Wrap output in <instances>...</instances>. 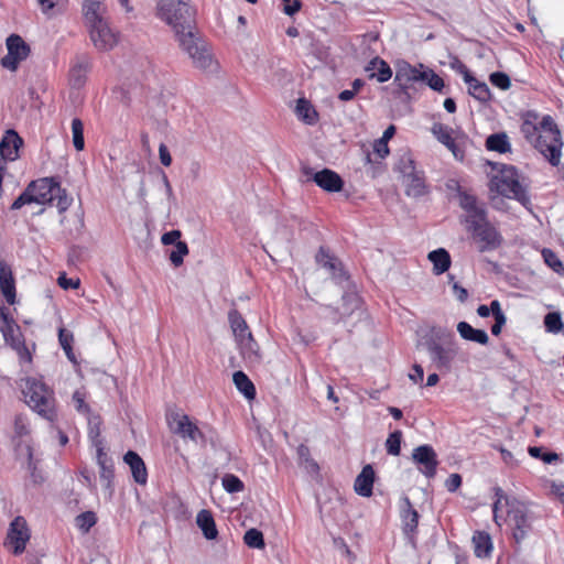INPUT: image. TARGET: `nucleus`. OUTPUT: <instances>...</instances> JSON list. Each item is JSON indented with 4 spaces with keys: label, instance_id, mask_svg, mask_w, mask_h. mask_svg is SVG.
Returning a JSON list of instances; mask_svg holds the SVG:
<instances>
[{
    "label": "nucleus",
    "instance_id": "obj_42",
    "mask_svg": "<svg viewBox=\"0 0 564 564\" xmlns=\"http://www.w3.org/2000/svg\"><path fill=\"white\" fill-rule=\"evenodd\" d=\"M542 257L545 264L550 267L555 273L564 274V263L552 249L544 248L542 250Z\"/></svg>",
    "mask_w": 564,
    "mask_h": 564
},
{
    "label": "nucleus",
    "instance_id": "obj_46",
    "mask_svg": "<svg viewBox=\"0 0 564 564\" xmlns=\"http://www.w3.org/2000/svg\"><path fill=\"white\" fill-rule=\"evenodd\" d=\"M96 522L97 516L94 511L82 512L75 518L76 527L84 533L89 532V530L96 524Z\"/></svg>",
    "mask_w": 564,
    "mask_h": 564
},
{
    "label": "nucleus",
    "instance_id": "obj_15",
    "mask_svg": "<svg viewBox=\"0 0 564 564\" xmlns=\"http://www.w3.org/2000/svg\"><path fill=\"white\" fill-rule=\"evenodd\" d=\"M88 25L90 40L97 50L109 51L117 44L116 34L102 18L88 22Z\"/></svg>",
    "mask_w": 564,
    "mask_h": 564
},
{
    "label": "nucleus",
    "instance_id": "obj_2",
    "mask_svg": "<svg viewBox=\"0 0 564 564\" xmlns=\"http://www.w3.org/2000/svg\"><path fill=\"white\" fill-rule=\"evenodd\" d=\"M494 170L499 172L490 181V189H494L507 197L518 200L525 209H532L530 195L528 194V185L523 183L518 169L514 165L503 163L489 162Z\"/></svg>",
    "mask_w": 564,
    "mask_h": 564
},
{
    "label": "nucleus",
    "instance_id": "obj_58",
    "mask_svg": "<svg viewBox=\"0 0 564 564\" xmlns=\"http://www.w3.org/2000/svg\"><path fill=\"white\" fill-rule=\"evenodd\" d=\"M58 341L61 347L64 349L73 347L72 344L74 341V335L70 330H67L64 327L58 329Z\"/></svg>",
    "mask_w": 564,
    "mask_h": 564
},
{
    "label": "nucleus",
    "instance_id": "obj_52",
    "mask_svg": "<svg viewBox=\"0 0 564 564\" xmlns=\"http://www.w3.org/2000/svg\"><path fill=\"white\" fill-rule=\"evenodd\" d=\"M174 247L175 249L171 251L169 259L177 268L183 264L184 257L188 254L189 250L185 241L177 242Z\"/></svg>",
    "mask_w": 564,
    "mask_h": 564
},
{
    "label": "nucleus",
    "instance_id": "obj_7",
    "mask_svg": "<svg viewBox=\"0 0 564 564\" xmlns=\"http://www.w3.org/2000/svg\"><path fill=\"white\" fill-rule=\"evenodd\" d=\"M58 176L41 177L31 181L24 191L12 203L10 209L18 210L32 203L46 205L54 202V188L57 187Z\"/></svg>",
    "mask_w": 564,
    "mask_h": 564
},
{
    "label": "nucleus",
    "instance_id": "obj_44",
    "mask_svg": "<svg viewBox=\"0 0 564 564\" xmlns=\"http://www.w3.org/2000/svg\"><path fill=\"white\" fill-rule=\"evenodd\" d=\"M544 327L546 332L557 334L564 328L561 313L550 312L544 316Z\"/></svg>",
    "mask_w": 564,
    "mask_h": 564
},
{
    "label": "nucleus",
    "instance_id": "obj_34",
    "mask_svg": "<svg viewBox=\"0 0 564 564\" xmlns=\"http://www.w3.org/2000/svg\"><path fill=\"white\" fill-rule=\"evenodd\" d=\"M228 321L236 339L242 343L247 333H250L246 319L237 310H231L228 313Z\"/></svg>",
    "mask_w": 564,
    "mask_h": 564
},
{
    "label": "nucleus",
    "instance_id": "obj_60",
    "mask_svg": "<svg viewBox=\"0 0 564 564\" xmlns=\"http://www.w3.org/2000/svg\"><path fill=\"white\" fill-rule=\"evenodd\" d=\"M90 443L96 448V452H97V464L112 460L110 457L107 456V454L105 452L104 440L94 441Z\"/></svg>",
    "mask_w": 564,
    "mask_h": 564
},
{
    "label": "nucleus",
    "instance_id": "obj_4",
    "mask_svg": "<svg viewBox=\"0 0 564 564\" xmlns=\"http://www.w3.org/2000/svg\"><path fill=\"white\" fill-rule=\"evenodd\" d=\"M22 393L28 405L39 415L50 422L57 420L54 391L42 378H26Z\"/></svg>",
    "mask_w": 564,
    "mask_h": 564
},
{
    "label": "nucleus",
    "instance_id": "obj_30",
    "mask_svg": "<svg viewBox=\"0 0 564 564\" xmlns=\"http://www.w3.org/2000/svg\"><path fill=\"white\" fill-rule=\"evenodd\" d=\"M474 552L479 558L489 557L492 551V541L489 533L476 531L473 536Z\"/></svg>",
    "mask_w": 564,
    "mask_h": 564
},
{
    "label": "nucleus",
    "instance_id": "obj_3",
    "mask_svg": "<svg viewBox=\"0 0 564 564\" xmlns=\"http://www.w3.org/2000/svg\"><path fill=\"white\" fill-rule=\"evenodd\" d=\"M427 350L432 364L442 372H449L458 355V347L453 333L440 329L431 336H425L417 345Z\"/></svg>",
    "mask_w": 564,
    "mask_h": 564
},
{
    "label": "nucleus",
    "instance_id": "obj_38",
    "mask_svg": "<svg viewBox=\"0 0 564 564\" xmlns=\"http://www.w3.org/2000/svg\"><path fill=\"white\" fill-rule=\"evenodd\" d=\"M99 466V477L100 480L104 482V487L106 490L109 491V495L112 496L115 488H113V478H115V467L113 462H106L98 464Z\"/></svg>",
    "mask_w": 564,
    "mask_h": 564
},
{
    "label": "nucleus",
    "instance_id": "obj_47",
    "mask_svg": "<svg viewBox=\"0 0 564 564\" xmlns=\"http://www.w3.org/2000/svg\"><path fill=\"white\" fill-rule=\"evenodd\" d=\"M402 432L400 430H395L390 433L386 441V449L389 455L399 456L401 453V443H402Z\"/></svg>",
    "mask_w": 564,
    "mask_h": 564
},
{
    "label": "nucleus",
    "instance_id": "obj_43",
    "mask_svg": "<svg viewBox=\"0 0 564 564\" xmlns=\"http://www.w3.org/2000/svg\"><path fill=\"white\" fill-rule=\"evenodd\" d=\"M101 0H84L83 1V14L88 22L96 21L102 18L99 14Z\"/></svg>",
    "mask_w": 564,
    "mask_h": 564
},
{
    "label": "nucleus",
    "instance_id": "obj_33",
    "mask_svg": "<svg viewBox=\"0 0 564 564\" xmlns=\"http://www.w3.org/2000/svg\"><path fill=\"white\" fill-rule=\"evenodd\" d=\"M89 69V61L83 57L69 70V83L73 88H80L86 82V75Z\"/></svg>",
    "mask_w": 564,
    "mask_h": 564
},
{
    "label": "nucleus",
    "instance_id": "obj_59",
    "mask_svg": "<svg viewBox=\"0 0 564 564\" xmlns=\"http://www.w3.org/2000/svg\"><path fill=\"white\" fill-rule=\"evenodd\" d=\"M282 2L284 3L283 12L290 17L296 14L302 8L301 0H282Z\"/></svg>",
    "mask_w": 564,
    "mask_h": 564
},
{
    "label": "nucleus",
    "instance_id": "obj_6",
    "mask_svg": "<svg viewBox=\"0 0 564 564\" xmlns=\"http://www.w3.org/2000/svg\"><path fill=\"white\" fill-rule=\"evenodd\" d=\"M539 129H541L544 134L536 135L534 148L552 166H557L560 164L561 150L563 147L561 131L550 115L542 118L539 123Z\"/></svg>",
    "mask_w": 564,
    "mask_h": 564
},
{
    "label": "nucleus",
    "instance_id": "obj_55",
    "mask_svg": "<svg viewBox=\"0 0 564 564\" xmlns=\"http://www.w3.org/2000/svg\"><path fill=\"white\" fill-rule=\"evenodd\" d=\"M449 66L452 69L460 74L464 78V82H470L471 80V73L468 69V67L457 57V56H451Z\"/></svg>",
    "mask_w": 564,
    "mask_h": 564
},
{
    "label": "nucleus",
    "instance_id": "obj_24",
    "mask_svg": "<svg viewBox=\"0 0 564 564\" xmlns=\"http://www.w3.org/2000/svg\"><path fill=\"white\" fill-rule=\"evenodd\" d=\"M0 289L6 301L13 305L17 300L15 281L11 269L2 261H0Z\"/></svg>",
    "mask_w": 564,
    "mask_h": 564
},
{
    "label": "nucleus",
    "instance_id": "obj_21",
    "mask_svg": "<svg viewBox=\"0 0 564 564\" xmlns=\"http://www.w3.org/2000/svg\"><path fill=\"white\" fill-rule=\"evenodd\" d=\"M452 130L443 123H434L432 127V133L435 135L438 142L444 144L457 160H464L465 152L456 144L455 140L451 134Z\"/></svg>",
    "mask_w": 564,
    "mask_h": 564
},
{
    "label": "nucleus",
    "instance_id": "obj_45",
    "mask_svg": "<svg viewBox=\"0 0 564 564\" xmlns=\"http://www.w3.org/2000/svg\"><path fill=\"white\" fill-rule=\"evenodd\" d=\"M54 200H57L56 207L58 208L59 214L66 212L73 198L67 195V191L61 186V181H57V187L54 188Z\"/></svg>",
    "mask_w": 564,
    "mask_h": 564
},
{
    "label": "nucleus",
    "instance_id": "obj_51",
    "mask_svg": "<svg viewBox=\"0 0 564 564\" xmlns=\"http://www.w3.org/2000/svg\"><path fill=\"white\" fill-rule=\"evenodd\" d=\"M528 452L531 457L541 459L545 464H552L560 459V456L555 452L544 453L543 448L539 446H530Z\"/></svg>",
    "mask_w": 564,
    "mask_h": 564
},
{
    "label": "nucleus",
    "instance_id": "obj_27",
    "mask_svg": "<svg viewBox=\"0 0 564 564\" xmlns=\"http://www.w3.org/2000/svg\"><path fill=\"white\" fill-rule=\"evenodd\" d=\"M196 524L206 540L213 541L218 538V529L210 510L202 509L196 516Z\"/></svg>",
    "mask_w": 564,
    "mask_h": 564
},
{
    "label": "nucleus",
    "instance_id": "obj_11",
    "mask_svg": "<svg viewBox=\"0 0 564 564\" xmlns=\"http://www.w3.org/2000/svg\"><path fill=\"white\" fill-rule=\"evenodd\" d=\"M170 429L173 433L180 435L182 438H189L191 441L206 446L208 438L206 434L191 421L186 414L172 413L167 417Z\"/></svg>",
    "mask_w": 564,
    "mask_h": 564
},
{
    "label": "nucleus",
    "instance_id": "obj_29",
    "mask_svg": "<svg viewBox=\"0 0 564 564\" xmlns=\"http://www.w3.org/2000/svg\"><path fill=\"white\" fill-rule=\"evenodd\" d=\"M457 332L460 337L468 341L487 345L489 336L484 329L474 328L469 323L462 321L457 324Z\"/></svg>",
    "mask_w": 564,
    "mask_h": 564
},
{
    "label": "nucleus",
    "instance_id": "obj_41",
    "mask_svg": "<svg viewBox=\"0 0 564 564\" xmlns=\"http://www.w3.org/2000/svg\"><path fill=\"white\" fill-rule=\"evenodd\" d=\"M73 145L77 151L85 149L84 123L79 118L72 120Z\"/></svg>",
    "mask_w": 564,
    "mask_h": 564
},
{
    "label": "nucleus",
    "instance_id": "obj_32",
    "mask_svg": "<svg viewBox=\"0 0 564 564\" xmlns=\"http://www.w3.org/2000/svg\"><path fill=\"white\" fill-rule=\"evenodd\" d=\"M234 383L237 390L242 393V395L252 400L256 398L257 391L253 382L249 379V377L241 370L235 371L232 375Z\"/></svg>",
    "mask_w": 564,
    "mask_h": 564
},
{
    "label": "nucleus",
    "instance_id": "obj_63",
    "mask_svg": "<svg viewBox=\"0 0 564 564\" xmlns=\"http://www.w3.org/2000/svg\"><path fill=\"white\" fill-rule=\"evenodd\" d=\"M20 360L24 362H31L32 361V354L29 349V347L25 344V340L23 343L19 344V347L14 350Z\"/></svg>",
    "mask_w": 564,
    "mask_h": 564
},
{
    "label": "nucleus",
    "instance_id": "obj_12",
    "mask_svg": "<svg viewBox=\"0 0 564 564\" xmlns=\"http://www.w3.org/2000/svg\"><path fill=\"white\" fill-rule=\"evenodd\" d=\"M23 145V139L19 133L9 129L0 141V197L2 196L3 172L6 170V161H14L19 156V149Z\"/></svg>",
    "mask_w": 564,
    "mask_h": 564
},
{
    "label": "nucleus",
    "instance_id": "obj_61",
    "mask_svg": "<svg viewBox=\"0 0 564 564\" xmlns=\"http://www.w3.org/2000/svg\"><path fill=\"white\" fill-rule=\"evenodd\" d=\"M58 285L64 290L77 289L79 286V280L67 278L65 273H62L57 279Z\"/></svg>",
    "mask_w": 564,
    "mask_h": 564
},
{
    "label": "nucleus",
    "instance_id": "obj_14",
    "mask_svg": "<svg viewBox=\"0 0 564 564\" xmlns=\"http://www.w3.org/2000/svg\"><path fill=\"white\" fill-rule=\"evenodd\" d=\"M412 460L426 478L435 477L438 459L435 449L431 445L424 444L415 447L412 452Z\"/></svg>",
    "mask_w": 564,
    "mask_h": 564
},
{
    "label": "nucleus",
    "instance_id": "obj_53",
    "mask_svg": "<svg viewBox=\"0 0 564 564\" xmlns=\"http://www.w3.org/2000/svg\"><path fill=\"white\" fill-rule=\"evenodd\" d=\"M392 96L402 104L409 105L412 101L410 85L397 83V87L392 90Z\"/></svg>",
    "mask_w": 564,
    "mask_h": 564
},
{
    "label": "nucleus",
    "instance_id": "obj_23",
    "mask_svg": "<svg viewBox=\"0 0 564 564\" xmlns=\"http://www.w3.org/2000/svg\"><path fill=\"white\" fill-rule=\"evenodd\" d=\"M459 206L467 213L466 224L477 218L484 219L486 209L477 204V197L467 191H463L458 196Z\"/></svg>",
    "mask_w": 564,
    "mask_h": 564
},
{
    "label": "nucleus",
    "instance_id": "obj_64",
    "mask_svg": "<svg viewBox=\"0 0 564 564\" xmlns=\"http://www.w3.org/2000/svg\"><path fill=\"white\" fill-rule=\"evenodd\" d=\"M452 290L460 303H464L468 299V291L464 286H462L458 282H453Z\"/></svg>",
    "mask_w": 564,
    "mask_h": 564
},
{
    "label": "nucleus",
    "instance_id": "obj_57",
    "mask_svg": "<svg viewBox=\"0 0 564 564\" xmlns=\"http://www.w3.org/2000/svg\"><path fill=\"white\" fill-rule=\"evenodd\" d=\"M181 236L182 232L178 229H173L170 231H166L161 237V242L164 246H171V245H177V242H181Z\"/></svg>",
    "mask_w": 564,
    "mask_h": 564
},
{
    "label": "nucleus",
    "instance_id": "obj_10",
    "mask_svg": "<svg viewBox=\"0 0 564 564\" xmlns=\"http://www.w3.org/2000/svg\"><path fill=\"white\" fill-rule=\"evenodd\" d=\"M8 53L0 59V65L11 72L19 68L21 62L31 54L30 45L19 34H10L6 40Z\"/></svg>",
    "mask_w": 564,
    "mask_h": 564
},
{
    "label": "nucleus",
    "instance_id": "obj_39",
    "mask_svg": "<svg viewBox=\"0 0 564 564\" xmlns=\"http://www.w3.org/2000/svg\"><path fill=\"white\" fill-rule=\"evenodd\" d=\"M422 83L426 84L432 90L436 93H444L445 82L432 68L425 66Z\"/></svg>",
    "mask_w": 564,
    "mask_h": 564
},
{
    "label": "nucleus",
    "instance_id": "obj_18",
    "mask_svg": "<svg viewBox=\"0 0 564 564\" xmlns=\"http://www.w3.org/2000/svg\"><path fill=\"white\" fill-rule=\"evenodd\" d=\"M315 260L319 265L332 272L333 280L336 283L340 284L349 279V274L344 269L343 262L332 254L327 248L321 246L315 256Z\"/></svg>",
    "mask_w": 564,
    "mask_h": 564
},
{
    "label": "nucleus",
    "instance_id": "obj_54",
    "mask_svg": "<svg viewBox=\"0 0 564 564\" xmlns=\"http://www.w3.org/2000/svg\"><path fill=\"white\" fill-rule=\"evenodd\" d=\"M490 83L502 89L507 90L511 86L510 77L503 72H494L489 75Z\"/></svg>",
    "mask_w": 564,
    "mask_h": 564
},
{
    "label": "nucleus",
    "instance_id": "obj_5",
    "mask_svg": "<svg viewBox=\"0 0 564 564\" xmlns=\"http://www.w3.org/2000/svg\"><path fill=\"white\" fill-rule=\"evenodd\" d=\"M506 506L508 507L507 521L514 542L513 549L516 552H519L521 543L532 532L534 516L528 503L516 498H506Z\"/></svg>",
    "mask_w": 564,
    "mask_h": 564
},
{
    "label": "nucleus",
    "instance_id": "obj_28",
    "mask_svg": "<svg viewBox=\"0 0 564 564\" xmlns=\"http://www.w3.org/2000/svg\"><path fill=\"white\" fill-rule=\"evenodd\" d=\"M427 259L433 264V273L435 275L447 272L452 265L451 254L445 248H438L429 252Z\"/></svg>",
    "mask_w": 564,
    "mask_h": 564
},
{
    "label": "nucleus",
    "instance_id": "obj_40",
    "mask_svg": "<svg viewBox=\"0 0 564 564\" xmlns=\"http://www.w3.org/2000/svg\"><path fill=\"white\" fill-rule=\"evenodd\" d=\"M243 542L251 549H263L265 546L262 531L251 528L245 532Z\"/></svg>",
    "mask_w": 564,
    "mask_h": 564
},
{
    "label": "nucleus",
    "instance_id": "obj_25",
    "mask_svg": "<svg viewBox=\"0 0 564 564\" xmlns=\"http://www.w3.org/2000/svg\"><path fill=\"white\" fill-rule=\"evenodd\" d=\"M404 183L405 194L410 197L419 198L429 193L423 171H417L411 174V176L405 177Z\"/></svg>",
    "mask_w": 564,
    "mask_h": 564
},
{
    "label": "nucleus",
    "instance_id": "obj_56",
    "mask_svg": "<svg viewBox=\"0 0 564 564\" xmlns=\"http://www.w3.org/2000/svg\"><path fill=\"white\" fill-rule=\"evenodd\" d=\"M297 456L301 462L308 464L310 466L318 469L317 463L312 458L310 447L305 444H301L297 447Z\"/></svg>",
    "mask_w": 564,
    "mask_h": 564
},
{
    "label": "nucleus",
    "instance_id": "obj_48",
    "mask_svg": "<svg viewBox=\"0 0 564 564\" xmlns=\"http://www.w3.org/2000/svg\"><path fill=\"white\" fill-rule=\"evenodd\" d=\"M395 170L400 172L404 178L417 172L415 167V161L412 159L410 154H404L400 158L399 162L395 165Z\"/></svg>",
    "mask_w": 564,
    "mask_h": 564
},
{
    "label": "nucleus",
    "instance_id": "obj_17",
    "mask_svg": "<svg viewBox=\"0 0 564 564\" xmlns=\"http://www.w3.org/2000/svg\"><path fill=\"white\" fill-rule=\"evenodd\" d=\"M0 319L2 321L0 330L4 343L15 350L19 347V344L25 340L21 328L11 316L9 308L6 306H0Z\"/></svg>",
    "mask_w": 564,
    "mask_h": 564
},
{
    "label": "nucleus",
    "instance_id": "obj_22",
    "mask_svg": "<svg viewBox=\"0 0 564 564\" xmlns=\"http://www.w3.org/2000/svg\"><path fill=\"white\" fill-rule=\"evenodd\" d=\"M123 462L130 467L133 480L139 485H145L148 470L142 457L137 452L129 449L123 455Z\"/></svg>",
    "mask_w": 564,
    "mask_h": 564
},
{
    "label": "nucleus",
    "instance_id": "obj_50",
    "mask_svg": "<svg viewBox=\"0 0 564 564\" xmlns=\"http://www.w3.org/2000/svg\"><path fill=\"white\" fill-rule=\"evenodd\" d=\"M223 487L229 494H237L243 490L245 485L238 476L226 474L223 477Z\"/></svg>",
    "mask_w": 564,
    "mask_h": 564
},
{
    "label": "nucleus",
    "instance_id": "obj_19",
    "mask_svg": "<svg viewBox=\"0 0 564 564\" xmlns=\"http://www.w3.org/2000/svg\"><path fill=\"white\" fill-rule=\"evenodd\" d=\"M425 69V65L419 63L416 66L411 65L405 59H400L395 64V76L394 83H402L404 85H410L414 82H421L423 78V73Z\"/></svg>",
    "mask_w": 564,
    "mask_h": 564
},
{
    "label": "nucleus",
    "instance_id": "obj_1",
    "mask_svg": "<svg viewBox=\"0 0 564 564\" xmlns=\"http://www.w3.org/2000/svg\"><path fill=\"white\" fill-rule=\"evenodd\" d=\"M158 17L172 28L178 46L188 55L193 66L212 70L214 56L209 44L197 30L194 9L182 0H161Z\"/></svg>",
    "mask_w": 564,
    "mask_h": 564
},
{
    "label": "nucleus",
    "instance_id": "obj_49",
    "mask_svg": "<svg viewBox=\"0 0 564 564\" xmlns=\"http://www.w3.org/2000/svg\"><path fill=\"white\" fill-rule=\"evenodd\" d=\"M101 416L93 414L88 417V437L90 442L101 441Z\"/></svg>",
    "mask_w": 564,
    "mask_h": 564
},
{
    "label": "nucleus",
    "instance_id": "obj_20",
    "mask_svg": "<svg viewBox=\"0 0 564 564\" xmlns=\"http://www.w3.org/2000/svg\"><path fill=\"white\" fill-rule=\"evenodd\" d=\"M376 479V473L373 467L368 464L362 467L360 474L356 477L354 489L357 495L369 498L373 494V484Z\"/></svg>",
    "mask_w": 564,
    "mask_h": 564
},
{
    "label": "nucleus",
    "instance_id": "obj_8",
    "mask_svg": "<svg viewBox=\"0 0 564 564\" xmlns=\"http://www.w3.org/2000/svg\"><path fill=\"white\" fill-rule=\"evenodd\" d=\"M466 225L473 239L478 243L479 252L492 251L502 245L503 238L496 227L489 223L487 214L484 219L469 220Z\"/></svg>",
    "mask_w": 564,
    "mask_h": 564
},
{
    "label": "nucleus",
    "instance_id": "obj_62",
    "mask_svg": "<svg viewBox=\"0 0 564 564\" xmlns=\"http://www.w3.org/2000/svg\"><path fill=\"white\" fill-rule=\"evenodd\" d=\"M462 476L459 474H451L445 481L447 491L455 492L462 486Z\"/></svg>",
    "mask_w": 564,
    "mask_h": 564
},
{
    "label": "nucleus",
    "instance_id": "obj_31",
    "mask_svg": "<svg viewBox=\"0 0 564 564\" xmlns=\"http://www.w3.org/2000/svg\"><path fill=\"white\" fill-rule=\"evenodd\" d=\"M485 147L488 151L505 154L511 151V144L506 132H496L489 134L486 139Z\"/></svg>",
    "mask_w": 564,
    "mask_h": 564
},
{
    "label": "nucleus",
    "instance_id": "obj_13",
    "mask_svg": "<svg viewBox=\"0 0 564 564\" xmlns=\"http://www.w3.org/2000/svg\"><path fill=\"white\" fill-rule=\"evenodd\" d=\"M29 540L30 530L25 519L20 516L14 518L9 525L6 544L12 547L14 555H19L24 552Z\"/></svg>",
    "mask_w": 564,
    "mask_h": 564
},
{
    "label": "nucleus",
    "instance_id": "obj_16",
    "mask_svg": "<svg viewBox=\"0 0 564 564\" xmlns=\"http://www.w3.org/2000/svg\"><path fill=\"white\" fill-rule=\"evenodd\" d=\"M400 518L402 521V531L404 536L412 545H415V535L417 533L420 514L413 508L408 496H403L401 498Z\"/></svg>",
    "mask_w": 564,
    "mask_h": 564
},
{
    "label": "nucleus",
    "instance_id": "obj_26",
    "mask_svg": "<svg viewBox=\"0 0 564 564\" xmlns=\"http://www.w3.org/2000/svg\"><path fill=\"white\" fill-rule=\"evenodd\" d=\"M365 70L371 72L369 78H376L379 83L388 82L393 75L390 65L379 56H376L372 59H370L367 66L365 67Z\"/></svg>",
    "mask_w": 564,
    "mask_h": 564
},
{
    "label": "nucleus",
    "instance_id": "obj_35",
    "mask_svg": "<svg viewBox=\"0 0 564 564\" xmlns=\"http://www.w3.org/2000/svg\"><path fill=\"white\" fill-rule=\"evenodd\" d=\"M297 117L306 124L313 126L318 121V113L313 105L305 98H300L295 108Z\"/></svg>",
    "mask_w": 564,
    "mask_h": 564
},
{
    "label": "nucleus",
    "instance_id": "obj_37",
    "mask_svg": "<svg viewBox=\"0 0 564 564\" xmlns=\"http://www.w3.org/2000/svg\"><path fill=\"white\" fill-rule=\"evenodd\" d=\"M241 352L245 359L250 362H259L261 360V355L259 352V345L254 340L251 333H247L243 341L240 343Z\"/></svg>",
    "mask_w": 564,
    "mask_h": 564
},
{
    "label": "nucleus",
    "instance_id": "obj_36",
    "mask_svg": "<svg viewBox=\"0 0 564 564\" xmlns=\"http://www.w3.org/2000/svg\"><path fill=\"white\" fill-rule=\"evenodd\" d=\"M468 85V94L480 102H487L491 99V93L485 82L478 80L471 75L470 82H465Z\"/></svg>",
    "mask_w": 564,
    "mask_h": 564
},
{
    "label": "nucleus",
    "instance_id": "obj_9",
    "mask_svg": "<svg viewBox=\"0 0 564 564\" xmlns=\"http://www.w3.org/2000/svg\"><path fill=\"white\" fill-rule=\"evenodd\" d=\"M301 172L306 180L304 182H314L319 188L328 193H338L344 188L343 177L335 171L324 167L315 171L308 165H302Z\"/></svg>",
    "mask_w": 564,
    "mask_h": 564
}]
</instances>
